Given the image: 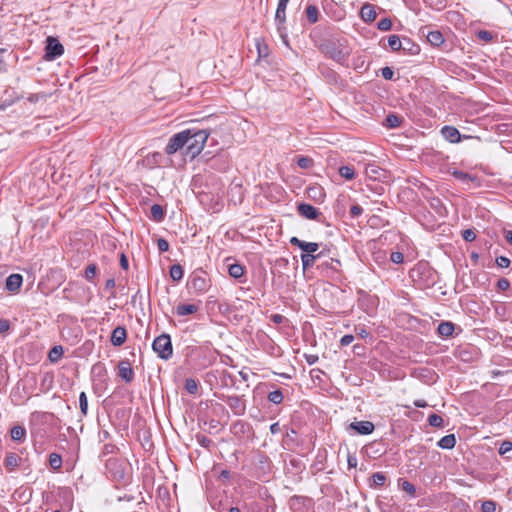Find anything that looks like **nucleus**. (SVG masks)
<instances>
[{"instance_id": "obj_1", "label": "nucleus", "mask_w": 512, "mask_h": 512, "mask_svg": "<svg viewBox=\"0 0 512 512\" xmlns=\"http://www.w3.org/2000/svg\"><path fill=\"white\" fill-rule=\"evenodd\" d=\"M186 131H189V139L187 141V150L185 151V155L194 159L203 150L209 133L207 130L196 128H189L186 129Z\"/></svg>"}, {"instance_id": "obj_23", "label": "nucleus", "mask_w": 512, "mask_h": 512, "mask_svg": "<svg viewBox=\"0 0 512 512\" xmlns=\"http://www.w3.org/2000/svg\"><path fill=\"white\" fill-rule=\"evenodd\" d=\"M10 434L12 440L17 442H23L26 436V429L23 426L17 425L12 427Z\"/></svg>"}, {"instance_id": "obj_53", "label": "nucleus", "mask_w": 512, "mask_h": 512, "mask_svg": "<svg viewBox=\"0 0 512 512\" xmlns=\"http://www.w3.org/2000/svg\"><path fill=\"white\" fill-rule=\"evenodd\" d=\"M462 237L465 241L471 242L475 240L476 233L472 229H466L462 232Z\"/></svg>"}, {"instance_id": "obj_46", "label": "nucleus", "mask_w": 512, "mask_h": 512, "mask_svg": "<svg viewBox=\"0 0 512 512\" xmlns=\"http://www.w3.org/2000/svg\"><path fill=\"white\" fill-rule=\"evenodd\" d=\"M401 487H402V490L405 491L406 493H408L411 497H415L416 488L412 483L405 480V481H403Z\"/></svg>"}, {"instance_id": "obj_50", "label": "nucleus", "mask_w": 512, "mask_h": 512, "mask_svg": "<svg viewBox=\"0 0 512 512\" xmlns=\"http://www.w3.org/2000/svg\"><path fill=\"white\" fill-rule=\"evenodd\" d=\"M512 450V442L503 441L499 447V454L504 455Z\"/></svg>"}, {"instance_id": "obj_13", "label": "nucleus", "mask_w": 512, "mask_h": 512, "mask_svg": "<svg viewBox=\"0 0 512 512\" xmlns=\"http://www.w3.org/2000/svg\"><path fill=\"white\" fill-rule=\"evenodd\" d=\"M118 375L126 383H130L133 380L134 371H133L131 364L128 360L120 361V363L118 365Z\"/></svg>"}, {"instance_id": "obj_48", "label": "nucleus", "mask_w": 512, "mask_h": 512, "mask_svg": "<svg viewBox=\"0 0 512 512\" xmlns=\"http://www.w3.org/2000/svg\"><path fill=\"white\" fill-rule=\"evenodd\" d=\"M496 264L500 268H508L511 264V261L506 256H499L496 258Z\"/></svg>"}, {"instance_id": "obj_41", "label": "nucleus", "mask_w": 512, "mask_h": 512, "mask_svg": "<svg viewBox=\"0 0 512 512\" xmlns=\"http://www.w3.org/2000/svg\"><path fill=\"white\" fill-rule=\"evenodd\" d=\"M297 165L302 169H310L313 166V159L307 156H299Z\"/></svg>"}, {"instance_id": "obj_56", "label": "nucleus", "mask_w": 512, "mask_h": 512, "mask_svg": "<svg viewBox=\"0 0 512 512\" xmlns=\"http://www.w3.org/2000/svg\"><path fill=\"white\" fill-rule=\"evenodd\" d=\"M362 213H363V208L360 205L356 204V205L351 206L350 215L352 218H356V217L360 216Z\"/></svg>"}, {"instance_id": "obj_7", "label": "nucleus", "mask_w": 512, "mask_h": 512, "mask_svg": "<svg viewBox=\"0 0 512 512\" xmlns=\"http://www.w3.org/2000/svg\"><path fill=\"white\" fill-rule=\"evenodd\" d=\"M64 53L63 45L53 37L47 38V45L45 48V59L46 60H55L60 57Z\"/></svg>"}, {"instance_id": "obj_17", "label": "nucleus", "mask_w": 512, "mask_h": 512, "mask_svg": "<svg viewBox=\"0 0 512 512\" xmlns=\"http://www.w3.org/2000/svg\"><path fill=\"white\" fill-rule=\"evenodd\" d=\"M375 6L370 3H365L360 10V17L366 23H371L376 19Z\"/></svg>"}, {"instance_id": "obj_8", "label": "nucleus", "mask_w": 512, "mask_h": 512, "mask_svg": "<svg viewBox=\"0 0 512 512\" xmlns=\"http://www.w3.org/2000/svg\"><path fill=\"white\" fill-rule=\"evenodd\" d=\"M222 399L226 402V404L235 415H243L245 413L246 405L241 396H223Z\"/></svg>"}, {"instance_id": "obj_15", "label": "nucleus", "mask_w": 512, "mask_h": 512, "mask_svg": "<svg viewBox=\"0 0 512 512\" xmlns=\"http://www.w3.org/2000/svg\"><path fill=\"white\" fill-rule=\"evenodd\" d=\"M443 138L450 143H458L461 140V134L459 130L453 126H444L441 129Z\"/></svg>"}, {"instance_id": "obj_60", "label": "nucleus", "mask_w": 512, "mask_h": 512, "mask_svg": "<svg viewBox=\"0 0 512 512\" xmlns=\"http://www.w3.org/2000/svg\"><path fill=\"white\" fill-rule=\"evenodd\" d=\"M347 464L349 468H355L357 466V458L354 455H348Z\"/></svg>"}, {"instance_id": "obj_19", "label": "nucleus", "mask_w": 512, "mask_h": 512, "mask_svg": "<svg viewBox=\"0 0 512 512\" xmlns=\"http://www.w3.org/2000/svg\"><path fill=\"white\" fill-rule=\"evenodd\" d=\"M198 309L199 307L195 304H179L175 309V313L178 316L184 317L196 313Z\"/></svg>"}, {"instance_id": "obj_55", "label": "nucleus", "mask_w": 512, "mask_h": 512, "mask_svg": "<svg viewBox=\"0 0 512 512\" xmlns=\"http://www.w3.org/2000/svg\"><path fill=\"white\" fill-rule=\"evenodd\" d=\"M381 75L386 80H391L394 76V71L390 67H384L381 69Z\"/></svg>"}, {"instance_id": "obj_63", "label": "nucleus", "mask_w": 512, "mask_h": 512, "mask_svg": "<svg viewBox=\"0 0 512 512\" xmlns=\"http://www.w3.org/2000/svg\"><path fill=\"white\" fill-rule=\"evenodd\" d=\"M270 432H271L272 434H278V433H280V432H281V426H280V424H279L278 422H275V423L271 424V426H270Z\"/></svg>"}, {"instance_id": "obj_61", "label": "nucleus", "mask_w": 512, "mask_h": 512, "mask_svg": "<svg viewBox=\"0 0 512 512\" xmlns=\"http://www.w3.org/2000/svg\"><path fill=\"white\" fill-rule=\"evenodd\" d=\"M325 265H326L327 267H330V268H331V269H333V270H337V266H339V265H340V261H339V260H337V259L331 258V259H330V262H329V263H328V262H326V263H325Z\"/></svg>"}, {"instance_id": "obj_37", "label": "nucleus", "mask_w": 512, "mask_h": 512, "mask_svg": "<svg viewBox=\"0 0 512 512\" xmlns=\"http://www.w3.org/2000/svg\"><path fill=\"white\" fill-rule=\"evenodd\" d=\"M300 258L304 270L312 267L314 263L317 261L314 254H301Z\"/></svg>"}, {"instance_id": "obj_29", "label": "nucleus", "mask_w": 512, "mask_h": 512, "mask_svg": "<svg viewBox=\"0 0 512 512\" xmlns=\"http://www.w3.org/2000/svg\"><path fill=\"white\" fill-rule=\"evenodd\" d=\"M452 176L464 183H468L469 181L474 182L478 180L476 176H473L460 170H454L452 172Z\"/></svg>"}, {"instance_id": "obj_16", "label": "nucleus", "mask_w": 512, "mask_h": 512, "mask_svg": "<svg viewBox=\"0 0 512 512\" xmlns=\"http://www.w3.org/2000/svg\"><path fill=\"white\" fill-rule=\"evenodd\" d=\"M420 46L412 41L408 37H402L401 50L404 54L407 55H417L420 53Z\"/></svg>"}, {"instance_id": "obj_9", "label": "nucleus", "mask_w": 512, "mask_h": 512, "mask_svg": "<svg viewBox=\"0 0 512 512\" xmlns=\"http://www.w3.org/2000/svg\"><path fill=\"white\" fill-rule=\"evenodd\" d=\"M290 244L300 248L304 253L303 254H314L319 249V244L316 242H306L300 240L297 237H292L290 239Z\"/></svg>"}, {"instance_id": "obj_33", "label": "nucleus", "mask_w": 512, "mask_h": 512, "mask_svg": "<svg viewBox=\"0 0 512 512\" xmlns=\"http://www.w3.org/2000/svg\"><path fill=\"white\" fill-rule=\"evenodd\" d=\"M49 465L55 471L60 470L62 467V457L57 453H51L49 455Z\"/></svg>"}, {"instance_id": "obj_28", "label": "nucleus", "mask_w": 512, "mask_h": 512, "mask_svg": "<svg viewBox=\"0 0 512 512\" xmlns=\"http://www.w3.org/2000/svg\"><path fill=\"white\" fill-rule=\"evenodd\" d=\"M307 20L310 23H316L318 21L319 10L315 5H308L305 10Z\"/></svg>"}, {"instance_id": "obj_25", "label": "nucleus", "mask_w": 512, "mask_h": 512, "mask_svg": "<svg viewBox=\"0 0 512 512\" xmlns=\"http://www.w3.org/2000/svg\"><path fill=\"white\" fill-rule=\"evenodd\" d=\"M427 40L434 46H440L444 42V37L440 31H430L427 35Z\"/></svg>"}, {"instance_id": "obj_30", "label": "nucleus", "mask_w": 512, "mask_h": 512, "mask_svg": "<svg viewBox=\"0 0 512 512\" xmlns=\"http://www.w3.org/2000/svg\"><path fill=\"white\" fill-rule=\"evenodd\" d=\"M229 275L235 279H238L244 274V267L241 264L234 263L228 267Z\"/></svg>"}, {"instance_id": "obj_4", "label": "nucleus", "mask_w": 512, "mask_h": 512, "mask_svg": "<svg viewBox=\"0 0 512 512\" xmlns=\"http://www.w3.org/2000/svg\"><path fill=\"white\" fill-rule=\"evenodd\" d=\"M187 287L196 294L205 293L210 287L208 275L204 271L193 272L189 277Z\"/></svg>"}, {"instance_id": "obj_43", "label": "nucleus", "mask_w": 512, "mask_h": 512, "mask_svg": "<svg viewBox=\"0 0 512 512\" xmlns=\"http://www.w3.org/2000/svg\"><path fill=\"white\" fill-rule=\"evenodd\" d=\"M496 508H497V504L493 500H486V501H483L481 504L482 512H495Z\"/></svg>"}, {"instance_id": "obj_42", "label": "nucleus", "mask_w": 512, "mask_h": 512, "mask_svg": "<svg viewBox=\"0 0 512 512\" xmlns=\"http://www.w3.org/2000/svg\"><path fill=\"white\" fill-rule=\"evenodd\" d=\"M428 423L432 427L441 428L444 425L443 418L438 414H431L428 417Z\"/></svg>"}, {"instance_id": "obj_2", "label": "nucleus", "mask_w": 512, "mask_h": 512, "mask_svg": "<svg viewBox=\"0 0 512 512\" xmlns=\"http://www.w3.org/2000/svg\"><path fill=\"white\" fill-rule=\"evenodd\" d=\"M107 472L110 477L117 483L125 485L128 482V475L126 473V465L124 462L110 458L106 462Z\"/></svg>"}, {"instance_id": "obj_57", "label": "nucleus", "mask_w": 512, "mask_h": 512, "mask_svg": "<svg viewBox=\"0 0 512 512\" xmlns=\"http://www.w3.org/2000/svg\"><path fill=\"white\" fill-rule=\"evenodd\" d=\"M354 340V336L351 335V334H346L344 335L341 340H340V344L341 346H348L350 345Z\"/></svg>"}, {"instance_id": "obj_52", "label": "nucleus", "mask_w": 512, "mask_h": 512, "mask_svg": "<svg viewBox=\"0 0 512 512\" xmlns=\"http://www.w3.org/2000/svg\"><path fill=\"white\" fill-rule=\"evenodd\" d=\"M390 260L395 264H401L404 261V255L399 251L392 252L390 255Z\"/></svg>"}, {"instance_id": "obj_26", "label": "nucleus", "mask_w": 512, "mask_h": 512, "mask_svg": "<svg viewBox=\"0 0 512 512\" xmlns=\"http://www.w3.org/2000/svg\"><path fill=\"white\" fill-rule=\"evenodd\" d=\"M165 212L161 205L153 204L151 207V218L156 222H161L164 219Z\"/></svg>"}, {"instance_id": "obj_11", "label": "nucleus", "mask_w": 512, "mask_h": 512, "mask_svg": "<svg viewBox=\"0 0 512 512\" xmlns=\"http://www.w3.org/2000/svg\"><path fill=\"white\" fill-rule=\"evenodd\" d=\"M23 283V277L21 274H11L6 278L5 288L11 293H17Z\"/></svg>"}, {"instance_id": "obj_62", "label": "nucleus", "mask_w": 512, "mask_h": 512, "mask_svg": "<svg viewBox=\"0 0 512 512\" xmlns=\"http://www.w3.org/2000/svg\"><path fill=\"white\" fill-rule=\"evenodd\" d=\"M120 266L124 269V270H127L128 267H129V262H128V259L127 257L125 256V254H121V257H120Z\"/></svg>"}, {"instance_id": "obj_38", "label": "nucleus", "mask_w": 512, "mask_h": 512, "mask_svg": "<svg viewBox=\"0 0 512 512\" xmlns=\"http://www.w3.org/2000/svg\"><path fill=\"white\" fill-rule=\"evenodd\" d=\"M339 174L341 177L347 180H352L355 178V170L352 166H341L339 168Z\"/></svg>"}, {"instance_id": "obj_40", "label": "nucleus", "mask_w": 512, "mask_h": 512, "mask_svg": "<svg viewBox=\"0 0 512 512\" xmlns=\"http://www.w3.org/2000/svg\"><path fill=\"white\" fill-rule=\"evenodd\" d=\"M79 407L81 414L86 416L88 412V399L85 392H81L79 395Z\"/></svg>"}, {"instance_id": "obj_3", "label": "nucleus", "mask_w": 512, "mask_h": 512, "mask_svg": "<svg viewBox=\"0 0 512 512\" xmlns=\"http://www.w3.org/2000/svg\"><path fill=\"white\" fill-rule=\"evenodd\" d=\"M152 348L161 359H170L173 354L170 335L163 333L156 337L152 343Z\"/></svg>"}, {"instance_id": "obj_59", "label": "nucleus", "mask_w": 512, "mask_h": 512, "mask_svg": "<svg viewBox=\"0 0 512 512\" xmlns=\"http://www.w3.org/2000/svg\"><path fill=\"white\" fill-rule=\"evenodd\" d=\"M270 319L274 324H282L285 320V317L281 314H272Z\"/></svg>"}, {"instance_id": "obj_5", "label": "nucleus", "mask_w": 512, "mask_h": 512, "mask_svg": "<svg viewBox=\"0 0 512 512\" xmlns=\"http://www.w3.org/2000/svg\"><path fill=\"white\" fill-rule=\"evenodd\" d=\"M188 135L189 131H186L185 129L171 136L165 147V153L167 155H172L184 147L187 148V141L189 139Z\"/></svg>"}, {"instance_id": "obj_51", "label": "nucleus", "mask_w": 512, "mask_h": 512, "mask_svg": "<svg viewBox=\"0 0 512 512\" xmlns=\"http://www.w3.org/2000/svg\"><path fill=\"white\" fill-rule=\"evenodd\" d=\"M497 289L500 290V291H506L510 288V282L508 279L506 278H500L498 281H497Z\"/></svg>"}, {"instance_id": "obj_44", "label": "nucleus", "mask_w": 512, "mask_h": 512, "mask_svg": "<svg viewBox=\"0 0 512 512\" xmlns=\"http://www.w3.org/2000/svg\"><path fill=\"white\" fill-rule=\"evenodd\" d=\"M98 268L95 264H89L85 269V278L91 281L97 274Z\"/></svg>"}, {"instance_id": "obj_10", "label": "nucleus", "mask_w": 512, "mask_h": 512, "mask_svg": "<svg viewBox=\"0 0 512 512\" xmlns=\"http://www.w3.org/2000/svg\"><path fill=\"white\" fill-rule=\"evenodd\" d=\"M289 3V0H279L278 1V5H277V9H276V13H275V21L277 22V25H278V31L280 34H282V29H284L283 25L285 23V20H286V8H287V5ZM283 37V35H281Z\"/></svg>"}, {"instance_id": "obj_14", "label": "nucleus", "mask_w": 512, "mask_h": 512, "mask_svg": "<svg viewBox=\"0 0 512 512\" xmlns=\"http://www.w3.org/2000/svg\"><path fill=\"white\" fill-rule=\"evenodd\" d=\"M297 210L302 217L310 220L317 219L320 214L317 208L307 203L299 204Z\"/></svg>"}, {"instance_id": "obj_32", "label": "nucleus", "mask_w": 512, "mask_h": 512, "mask_svg": "<svg viewBox=\"0 0 512 512\" xmlns=\"http://www.w3.org/2000/svg\"><path fill=\"white\" fill-rule=\"evenodd\" d=\"M184 387L189 394L195 395L199 389L198 381L194 378H187L185 380Z\"/></svg>"}, {"instance_id": "obj_35", "label": "nucleus", "mask_w": 512, "mask_h": 512, "mask_svg": "<svg viewBox=\"0 0 512 512\" xmlns=\"http://www.w3.org/2000/svg\"><path fill=\"white\" fill-rule=\"evenodd\" d=\"M401 44H402V38H400L398 35H390L388 37V45L393 52L400 51Z\"/></svg>"}, {"instance_id": "obj_49", "label": "nucleus", "mask_w": 512, "mask_h": 512, "mask_svg": "<svg viewBox=\"0 0 512 512\" xmlns=\"http://www.w3.org/2000/svg\"><path fill=\"white\" fill-rule=\"evenodd\" d=\"M379 171H380V168L375 166V165H370L366 168V174L371 177V178H374V179H377L379 176Z\"/></svg>"}, {"instance_id": "obj_54", "label": "nucleus", "mask_w": 512, "mask_h": 512, "mask_svg": "<svg viewBox=\"0 0 512 512\" xmlns=\"http://www.w3.org/2000/svg\"><path fill=\"white\" fill-rule=\"evenodd\" d=\"M157 248L160 252H166L169 249V243L164 238H159L157 240Z\"/></svg>"}, {"instance_id": "obj_58", "label": "nucleus", "mask_w": 512, "mask_h": 512, "mask_svg": "<svg viewBox=\"0 0 512 512\" xmlns=\"http://www.w3.org/2000/svg\"><path fill=\"white\" fill-rule=\"evenodd\" d=\"M304 358L309 365H313L319 360L316 354H304Z\"/></svg>"}, {"instance_id": "obj_31", "label": "nucleus", "mask_w": 512, "mask_h": 512, "mask_svg": "<svg viewBox=\"0 0 512 512\" xmlns=\"http://www.w3.org/2000/svg\"><path fill=\"white\" fill-rule=\"evenodd\" d=\"M170 277L174 281H180L183 278L184 271L180 264H174L170 267Z\"/></svg>"}, {"instance_id": "obj_64", "label": "nucleus", "mask_w": 512, "mask_h": 512, "mask_svg": "<svg viewBox=\"0 0 512 512\" xmlns=\"http://www.w3.org/2000/svg\"><path fill=\"white\" fill-rule=\"evenodd\" d=\"M105 288L107 290H113L115 288V280L114 278H110L105 283Z\"/></svg>"}, {"instance_id": "obj_36", "label": "nucleus", "mask_w": 512, "mask_h": 512, "mask_svg": "<svg viewBox=\"0 0 512 512\" xmlns=\"http://www.w3.org/2000/svg\"><path fill=\"white\" fill-rule=\"evenodd\" d=\"M267 398L271 403L278 405L283 402L284 395L280 389H277V390L271 391L268 394Z\"/></svg>"}, {"instance_id": "obj_6", "label": "nucleus", "mask_w": 512, "mask_h": 512, "mask_svg": "<svg viewBox=\"0 0 512 512\" xmlns=\"http://www.w3.org/2000/svg\"><path fill=\"white\" fill-rule=\"evenodd\" d=\"M325 55L339 64H345L348 59V52L340 48L334 43L327 44L323 47Z\"/></svg>"}, {"instance_id": "obj_27", "label": "nucleus", "mask_w": 512, "mask_h": 512, "mask_svg": "<svg viewBox=\"0 0 512 512\" xmlns=\"http://www.w3.org/2000/svg\"><path fill=\"white\" fill-rule=\"evenodd\" d=\"M371 483L369 484L370 487H381L386 482V476L382 472H376L371 475Z\"/></svg>"}, {"instance_id": "obj_24", "label": "nucleus", "mask_w": 512, "mask_h": 512, "mask_svg": "<svg viewBox=\"0 0 512 512\" xmlns=\"http://www.w3.org/2000/svg\"><path fill=\"white\" fill-rule=\"evenodd\" d=\"M63 352V347L60 345H56L50 349L48 353V359L50 360V362L56 363L62 358Z\"/></svg>"}, {"instance_id": "obj_39", "label": "nucleus", "mask_w": 512, "mask_h": 512, "mask_svg": "<svg viewBox=\"0 0 512 512\" xmlns=\"http://www.w3.org/2000/svg\"><path fill=\"white\" fill-rule=\"evenodd\" d=\"M477 37L479 40L489 43L496 37V34L488 30H480L477 32Z\"/></svg>"}, {"instance_id": "obj_47", "label": "nucleus", "mask_w": 512, "mask_h": 512, "mask_svg": "<svg viewBox=\"0 0 512 512\" xmlns=\"http://www.w3.org/2000/svg\"><path fill=\"white\" fill-rule=\"evenodd\" d=\"M430 7L440 10L445 7V0H423Z\"/></svg>"}, {"instance_id": "obj_45", "label": "nucleus", "mask_w": 512, "mask_h": 512, "mask_svg": "<svg viewBox=\"0 0 512 512\" xmlns=\"http://www.w3.org/2000/svg\"><path fill=\"white\" fill-rule=\"evenodd\" d=\"M377 28L380 31H389L392 28V21L389 18H383L378 22Z\"/></svg>"}, {"instance_id": "obj_34", "label": "nucleus", "mask_w": 512, "mask_h": 512, "mask_svg": "<svg viewBox=\"0 0 512 512\" xmlns=\"http://www.w3.org/2000/svg\"><path fill=\"white\" fill-rule=\"evenodd\" d=\"M402 118L396 114H389L385 119L386 126L388 128H397L400 126Z\"/></svg>"}, {"instance_id": "obj_22", "label": "nucleus", "mask_w": 512, "mask_h": 512, "mask_svg": "<svg viewBox=\"0 0 512 512\" xmlns=\"http://www.w3.org/2000/svg\"><path fill=\"white\" fill-rule=\"evenodd\" d=\"M455 444H456V438H455L454 434H449V435H445L444 437H442L438 441L437 446L442 449H452V448H454Z\"/></svg>"}, {"instance_id": "obj_20", "label": "nucleus", "mask_w": 512, "mask_h": 512, "mask_svg": "<svg viewBox=\"0 0 512 512\" xmlns=\"http://www.w3.org/2000/svg\"><path fill=\"white\" fill-rule=\"evenodd\" d=\"M455 329V325L449 321H442L437 328V332L441 337H450Z\"/></svg>"}, {"instance_id": "obj_21", "label": "nucleus", "mask_w": 512, "mask_h": 512, "mask_svg": "<svg viewBox=\"0 0 512 512\" xmlns=\"http://www.w3.org/2000/svg\"><path fill=\"white\" fill-rule=\"evenodd\" d=\"M21 461V458L16 453H7L4 459V465L9 471L15 470Z\"/></svg>"}, {"instance_id": "obj_12", "label": "nucleus", "mask_w": 512, "mask_h": 512, "mask_svg": "<svg viewBox=\"0 0 512 512\" xmlns=\"http://www.w3.org/2000/svg\"><path fill=\"white\" fill-rule=\"evenodd\" d=\"M349 428L360 435H369L374 431V424L370 421H355L350 423Z\"/></svg>"}, {"instance_id": "obj_18", "label": "nucleus", "mask_w": 512, "mask_h": 512, "mask_svg": "<svg viewBox=\"0 0 512 512\" xmlns=\"http://www.w3.org/2000/svg\"><path fill=\"white\" fill-rule=\"evenodd\" d=\"M126 338H127L126 329L122 326H118L112 331L111 343L114 346H121L125 342Z\"/></svg>"}]
</instances>
